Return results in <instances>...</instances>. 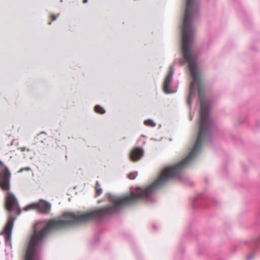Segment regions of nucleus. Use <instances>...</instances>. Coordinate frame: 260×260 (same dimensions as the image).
Returning <instances> with one entry per match:
<instances>
[{
  "label": "nucleus",
  "mask_w": 260,
  "mask_h": 260,
  "mask_svg": "<svg viewBox=\"0 0 260 260\" xmlns=\"http://www.w3.org/2000/svg\"><path fill=\"white\" fill-rule=\"evenodd\" d=\"M146 136L142 135L139 138V139L137 140V143L141 145L140 147H142L143 148V147L146 144L145 139H146Z\"/></svg>",
  "instance_id": "nucleus-10"
},
{
  "label": "nucleus",
  "mask_w": 260,
  "mask_h": 260,
  "mask_svg": "<svg viewBox=\"0 0 260 260\" xmlns=\"http://www.w3.org/2000/svg\"><path fill=\"white\" fill-rule=\"evenodd\" d=\"M21 149L22 151H24L26 149V147H22L21 148Z\"/></svg>",
  "instance_id": "nucleus-19"
},
{
  "label": "nucleus",
  "mask_w": 260,
  "mask_h": 260,
  "mask_svg": "<svg viewBox=\"0 0 260 260\" xmlns=\"http://www.w3.org/2000/svg\"><path fill=\"white\" fill-rule=\"evenodd\" d=\"M94 110L95 112L100 114H104L106 113L105 109L99 105L94 106Z\"/></svg>",
  "instance_id": "nucleus-9"
},
{
  "label": "nucleus",
  "mask_w": 260,
  "mask_h": 260,
  "mask_svg": "<svg viewBox=\"0 0 260 260\" xmlns=\"http://www.w3.org/2000/svg\"><path fill=\"white\" fill-rule=\"evenodd\" d=\"M11 173L8 168L0 159V187L8 192L6 193L5 206L8 212V217L7 223L2 234L5 235V243L7 245L12 247L11 237L14 223L16 217L14 214L19 215L21 210L18 201L14 194L9 191Z\"/></svg>",
  "instance_id": "nucleus-2"
},
{
  "label": "nucleus",
  "mask_w": 260,
  "mask_h": 260,
  "mask_svg": "<svg viewBox=\"0 0 260 260\" xmlns=\"http://www.w3.org/2000/svg\"><path fill=\"white\" fill-rule=\"evenodd\" d=\"M174 64H173L170 67L164 81L163 89L167 94L174 93L177 91L178 83L175 84L173 83V76L174 74Z\"/></svg>",
  "instance_id": "nucleus-4"
},
{
  "label": "nucleus",
  "mask_w": 260,
  "mask_h": 260,
  "mask_svg": "<svg viewBox=\"0 0 260 260\" xmlns=\"http://www.w3.org/2000/svg\"><path fill=\"white\" fill-rule=\"evenodd\" d=\"M59 16V14L57 15H51V19H52V20L54 21V20H55L57 17Z\"/></svg>",
  "instance_id": "nucleus-16"
},
{
  "label": "nucleus",
  "mask_w": 260,
  "mask_h": 260,
  "mask_svg": "<svg viewBox=\"0 0 260 260\" xmlns=\"http://www.w3.org/2000/svg\"><path fill=\"white\" fill-rule=\"evenodd\" d=\"M138 176V172H134L129 173L128 174V178L129 179L134 180L135 179L136 177Z\"/></svg>",
  "instance_id": "nucleus-14"
},
{
  "label": "nucleus",
  "mask_w": 260,
  "mask_h": 260,
  "mask_svg": "<svg viewBox=\"0 0 260 260\" xmlns=\"http://www.w3.org/2000/svg\"><path fill=\"white\" fill-rule=\"evenodd\" d=\"M48 24H49V25H50V24H51V22H49L48 23Z\"/></svg>",
  "instance_id": "nucleus-21"
},
{
  "label": "nucleus",
  "mask_w": 260,
  "mask_h": 260,
  "mask_svg": "<svg viewBox=\"0 0 260 260\" xmlns=\"http://www.w3.org/2000/svg\"><path fill=\"white\" fill-rule=\"evenodd\" d=\"M87 2H88V0H83V3H86Z\"/></svg>",
  "instance_id": "nucleus-20"
},
{
  "label": "nucleus",
  "mask_w": 260,
  "mask_h": 260,
  "mask_svg": "<svg viewBox=\"0 0 260 260\" xmlns=\"http://www.w3.org/2000/svg\"><path fill=\"white\" fill-rule=\"evenodd\" d=\"M183 249H182V251H181V253H182V252H183Z\"/></svg>",
  "instance_id": "nucleus-22"
},
{
  "label": "nucleus",
  "mask_w": 260,
  "mask_h": 260,
  "mask_svg": "<svg viewBox=\"0 0 260 260\" xmlns=\"http://www.w3.org/2000/svg\"><path fill=\"white\" fill-rule=\"evenodd\" d=\"M111 205L86 213L65 212L61 216L48 221L37 223L28 246L25 260H40L45 236L49 232L62 230L77 224L93 220L98 223L117 214L126 205L138 200L153 203V196H106Z\"/></svg>",
  "instance_id": "nucleus-1"
},
{
  "label": "nucleus",
  "mask_w": 260,
  "mask_h": 260,
  "mask_svg": "<svg viewBox=\"0 0 260 260\" xmlns=\"http://www.w3.org/2000/svg\"><path fill=\"white\" fill-rule=\"evenodd\" d=\"M30 170V168L29 167H26V168H22L21 169H20L19 171V172H22L23 171H29Z\"/></svg>",
  "instance_id": "nucleus-15"
},
{
  "label": "nucleus",
  "mask_w": 260,
  "mask_h": 260,
  "mask_svg": "<svg viewBox=\"0 0 260 260\" xmlns=\"http://www.w3.org/2000/svg\"><path fill=\"white\" fill-rule=\"evenodd\" d=\"M95 189L96 196H100L103 192V190L101 187V185L98 181H96V182Z\"/></svg>",
  "instance_id": "nucleus-11"
},
{
  "label": "nucleus",
  "mask_w": 260,
  "mask_h": 260,
  "mask_svg": "<svg viewBox=\"0 0 260 260\" xmlns=\"http://www.w3.org/2000/svg\"><path fill=\"white\" fill-rule=\"evenodd\" d=\"M145 151L144 148L139 146H134L129 151L128 157L133 162H137L141 160L144 156Z\"/></svg>",
  "instance_id": "nucleus-7"
},
{
  "label": "nucleus",
  "mask_w": 260,
  "mask_h": 260,
  "mask_svg": "<svg viewBox=\"0 0 260 260\" xmlns=\"http://www.w3.org/2000/svg\"><path fill=\"white\" fill-rule=\"evenodd\" d=\"M192 207L193 209L200 208H207V205L209 202H212L215 205H217L218 203L215 199H212L207 191L197 194L195 198L192 199Z\"/></svg>",
  "instance_id": "nucleus-3"
},
{
  "label": "nucleus",
  "mask_w": 260,
  "mask_h": 260,
  "mask_svg": "<svg viewBox=\"0 0 260 260\" xmlns=\"http://www.w3.org/2000/svg\"><path fill=\"white\" fill-rule=\"evenodd\" d=\"M152 227L154 230H156L157 229V227L156 224H153Z\"/></svg>",
  "instance_id": "nucleus-17"
},
{
  "label": "nucleus",
  "mask_w": 260,
  "mask_h": 260,
  "mask_svg": "<svg viewBox=\"0 0 260 260\" xmlns=\"http://www.w3.org/2000/svg\"><path fill=\"white\" fill-rule=\"evenodd\" d=\"M144 123L145 125L150 127H153L156 126V123L151 119L145 120L144 122Z\"/></svg>",
  "instance_id": "nucleus-12"
},
{
  "label": "nucleus",
  "mask_w": 260,
  "mask_h": 260,
  "mask_svg": "<svg viewBox=\"0 0 260 260\" xmlns=\"http://www.w3.org/2000/svg\"><path fill=\"white\" fill-rule=\"evenodd\" d=\"M193 118V115H191V113H190V120H192Z\"/></svg>",
  "instance_id": "nucleus-18"
},
{
  "label": "nucleus",
  "mask_w": 260,
  "mask_h": 260,
  "mask_svg": "<svg viewBox=\"0 0 260 260\" xmlns=\"http://www.w3.org/2000/svg\"><path fill=\"white\" fill-rule=\"evenodd\" d=\"M185 8H199V6L195 0H186Z\"/></svg>",
  "instance_id": "nucleus-8"
},
{
  "label": "nucleus",
  "mask_w": 260,
  "mask_h": 260,
  "mask_svg": "<svg viewBox=\"0 0 260 260\" xmlns=\"http://www.w3.org/2000/svg\"><path fill=\"white\" fill-rule=\"evenodd\" d=\"M51 208L50 203L44 200H40L39 202L29 204L23 208V210L27 211L31 209H36L42 214L49 213Z\"/></svg>",
  "instance_id": "nucleus-5"
},
{
  "label": "nucleus",
  "mask_w": 260,
  "mask_h": 260,
  "mask_svg": "<svg viewBox=\"0 0 260 260\" xmlns=\"http://www.w3.org/2000/svg\"><path fill=\"white\" fill-rule=\"evenodd\" d=\"M100 242V239L98 237H96L94 239L90 242V245L91 247H93L96 245H98Z\"/></svg>",
  "instance_id": "nucleus-13"
},
{
  "label": "nucleus",
  "mask_w": 260,
  "mask_h": 260,
  "mask_svg": "<svg viewBox=\"0 0 260 260\" xmlns=\"http://www.w3.org/2000/svg\"><path fill=\"white\" fill-rule=\"evenodd\" d=\"M245 243L252 249V251L247 256V260H251L255 257L256 251H260V236L254 237L249 241H246Z\"/></svg>",
  "instance_id": "nucleus-6"
}]
</instances>
